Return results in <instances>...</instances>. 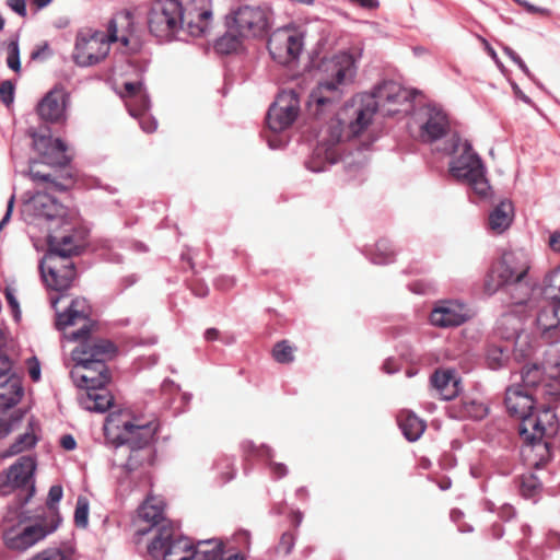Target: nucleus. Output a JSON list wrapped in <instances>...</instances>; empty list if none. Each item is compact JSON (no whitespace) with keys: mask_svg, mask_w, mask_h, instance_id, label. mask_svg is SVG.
<instances>
[{"mask_svg":"<svg viewBox=\"0 0 560 560\" xmlns=\"http://www.w3.org/2000/svg\"><path fill=\"white\" fill-rule=\"evenodd\" d=\"M72 175L66 172L61 180L37 172V226L47 231L48 253L40 262L46 285L55 291L67 290L75 277L70 257L79 255L86 246V231L77 228V212L59 203L39 188L65 190Z\"/></svg>","mask_w":560,"mask_h":560,"instance_id":"obj_1","label":"nucleus"},{"mask_svg":"<svg viewBox=\"0 0 560 560\" xmlns=\"http://www.w3.org/2000/svg\"><path fill=\"white\" fill-rule=\"evenodd\" d=\"M63 298L62 294L51 295L50 303L57 313L56 325L63 332L65 339L79 342L71 351L75 362L71 377L84 390L103 387L109 382L105 361L114 355L115 347L108 340L90 338L91 308L85 299H73L65 312H59L57 304Z\"/></svg>","mask_w":560,"mask_h":560,"instance_id":"obj_2","label":"nucleus"},{"mask_svg":"<svg viewBox=\"0 0 560 560\" xmlns=\"http://www.w3.org/2000/svg\"><path fill=\"white\" fill-rule=\"evenodd\" d=\"M376 101L372 95L362 93L352 98L351 103L343 109L348 119L347 129L339 117L331 118L317 135V145L307 167L312 172L325 170V163L334 164L338 160L337 144L351 137L363 133L372 124L376 114Z\"/></svg>","mask_w":560,"mask_h":560,"instance_id":"obj_3","label":"nucleus"},{"mask_svg":"<svg viewBox=\"0 0 560 560\" xmlns=\"http://www.w3.org/2000/svg\"><path fill=\"white\" fill-rule=\"evenodd\" d=\"M551 405L521 385H512L506 389V409L520 420V435L527 443V448L548 452V443L542 440L553 436L558 430L557 416Z\"/></svg>","mask_w":560,"mask_h":560,"instance_id":"obj_4","label":"nucleus"},{"mask_svg":"<svg viewBox=\"0 0 560 560\" xmlns=\"http://www.w3.org/2000/svg\"><path fill=\"white\" fill-rule=\"evenodd\" d=\"M119 44L124 52L138 49L136 24L129 12L118 13L106 24L105 31L80 30L75 36L73 61L80 67H91L102 62L110 50V44Z\"/></svg>","mask_w":560,"mask_h":560,"instance_id":"obj_5","label":"nucleus"},{"mask_svg":"<svg viewBox=\"0 0 560 560\" xmlns=\"http://www.w3.org/2000/svg\"><path fill=\"white\" fill-rule=\"evenodd\" d=\"M361 57L362 49L355 47L324 59L317 85L310 95V105L323 107L340 101L346 88L355 79Z\"/></svg>","mask_w":560,"mask_h":560,"instance_id":"obj_6","label":"nucleus"},{"mask_svg":"<svg viewBox=\"0 0 560 560\" xmlns=\"http://www.w3.org/2000/svg\"><path fill=\"white\" fill-rule=\"evenodd\" d=\"M158 425L154 421L136 417L128 410L112 412L107 416L104 431L108 439L119 445L142 448L151 443Z\"/></svg>","mask_w":560,"mask_h":560,"instance_id":"obj_7","label":"nucleus"},{"mask_svg":"<svg viewBox=\"0 0 560 560\" xmlns=\"http://www.w3.org/2000/svg\"><path fill=\"white\" fill-rule=\"evenodd\" d=\"M557 349L551 347L542 366L537 364L525 365L521 372L523 387L533 388L534 394L548 402H555L560 396V360L557 358Z\"/></svg>","mask_w":560,"mask_h":560,"instance_id":"obj_8","label":"nucleus"},{"mask_svg":"<svg viewBox=\"0 0 560 560\" xmlns=\"http://www.w3.org/2000/svg\"><path fill=\"white\" fill-rule=\"evenodd\" d=\"M456 155L450 164L451 175L459 182L466 183L480 197H487L490 185L486 178V170L471 145L465 140H456Z\"/></svg>","mask_w":560,"mask_h":560,"instance_id":"obj_9","label":"nucleus"},{"mask_svg":"<svg viewBox=\"0 0 560 560\" xmlns=\"http://www.w3.org/2000/svg\"><path fill=\"white\" fill-rule=\"evenodd\" d=\"M183 12L179 0H153L148 9L149 32L160 42H172L183 31Z\"/></svg>","mask_w":560,"mask_h":560,"instance_id":"obj_10","label":"nucleus"},{"mask_svg":"<svg viewBox=\"0 0 560 560\" xmlns=\"http://www.w3.org/2000/svg\"><path fill=\"white\" fill-rule=\"evenodd\" d=\"M35 457L21 456L13 465L0 475V492L7 495L13 491L18 493V506L28 508L35 492Z\"/></svg>","mask_w":560,"mask_h":560,"instance_id":"obj_11","label":"nucleus"},{"mask_svg":"<svg viewBox=\"0 0 560 560\" xmlns=\"http://www.w3.org/2000/svg\"><path fill=\"white\" fill-rule=\"evenodd\" d=\"M530 269V255L524 248H514L502 255L486 281V290L494 293L500 287L521 282Z\"/></svg>","mask_w":560,"mask_h":560,"instance_id":"obj_12","label":"nucleus"},{"mask_svg":"<svg viewBox=\"0 0 560 560\" xmlns=\"http://www.w3.org/2000/svg\"><path fill=\"white\" fill-rule=\"evenodd\" d=\"M271 19L268 8L244 4L226 14L225 26L236 30L246 39L259 38L270 28Z\"/></svg>","mask_w":560,"mask_h":560,"instance_id":"obj_13","label":"nucleus"},{"mask_svg":"<svg viewBox=\"0 0 560 560\" xmlns=\"http://www.w3.org/2000/svg\"><path fill=\"white\" fill-rule=\"evenodd\" d=\"M198 551L189 538L176 536L171 526H162L156 530L148 545V553L153 560H192Z\"/></svg>","mask_w":560,"mask_h":560,"instance_id":"obj_14","label":"nucleus"},{"mask_svg":"<svg viewBox=\"0 0 560 560\" xmlns=\"http://www.w3.org/2000/svg\"><path fill=\"white\" fill-rule=\"evenodd\" d=\"M303 47L304 34L295 26L277 28L268 39L269 54L280 65H289L298 60Z\"/></svg>","mask_w":560,"mask_h":560,"instance_id":"obj_15","label":"nucleus"},{"mask_svg":"<svg viewBox=\"0 0 560 560\" xmlns=\"http://www.w3.org/2000/svg\"><path fill=\"white\" fill-rule=\"evenodd\" d=\"M365 94L372 95L376 101V110L381 109L385 115H393L407 108L408 103L415 97L416 91L408 90L398 82L387 80Z\"/></svg>","mask_w":560,"mask_h":560,"instance_id":"obj_16","label":"nucleus"},{"mask_svg":"<svg viewBox=\"0 0 560 560\" xmlns=\"http://www.w3.org/2000/svg\"><path fill=\"white\" fill-rule=\"evenodd\" d=\"M118 93L125 101L129 114L136 118H139L140 126L143 131L153 132L156 130V120L147 113L150 106V101L140 81L124 82L122 89L119 90Z\"/></svg>","mask_w":560,"mask_h":560,"instance_id":"obj_17","label":"nucleus"},{"mask_svg":"<svg viewBox=\"0 0 560 560\" xmlns=\"http://www.w3.org/2000/svg\"><path fill=\"white\" fill-rule=\"evenodd\" d=\"M183 30L194 37L210 33L213 24L212 0H187L182 3Z\"/></svg>","mask_w":560,"mask_h":560,"instance_id":"obj_18","label":"nucleus"},{"mask_svg":"<svg viewBox=\"0 0 560 560\" xmlns=\"http://www.w3.org/2000/svg\"><path fill=\"white\" fill-rule=\"evenodd\" d=\"M31 508H16L18 523L3 530V541L8 549L25 551L35 544V520Z\"/></svg>","mask_w":560,"mask_h":560,"instance_id":"obj_19","label":"nucleus"},{"mask_svg":"<svg viewBox=\"0 0 560 560\" xmlns=\"http://www.w3.org/2000/svg\"><path fill=\"white\" fill-rule=\"evenodd\" d=\"M299 113L300 100L298 94L292 90L282 91L269 108L267 115L268 127L275 132L285 130L295 121Z\"/></svg>","mask_w":560,"mask_h":560,"instance_id":"obj_20","label":"nucleus"},{"mask_svg":"<svg viewBox=\"0 0 560 560\" xmlns=\"http://www.w3.org/2000/svg\"><path fill=\"white\" fill-rule=\"evenodd\" d=\"M416 124L419 128V138L423 142H433L443 138L450 127L444 110L433 104H428L417 113Z\"/></svg>","mask_w":560,"mask_h":560,"instance_id":"obj_21","label":"nucleus"},{"mask_svg":"<svg viewBox=\"0 0 560 560\" xmlns=\"http://www.w3.org/2000/svg\"><path fill=\"white\" fill-rule=\"evenodd\" d=\"M37 153L39 162L52 167H67L73 156V150L61 139L37 132Z\"/></svg>","mask_w":560,"mask_h":560,"instance_id":"obj_22","label":"nucleus"},{"mask_svg":"<svg viewBox=\"0 0 560 560\" xmlns=\"http://www.w3.org/2000/svg\"><path fill=\"white\" fill-rule=\"evenodd\" d=\"M469 318V308L457 300L438 301L430 314V323L440 328L457 327Z\"/></svg>","mask_w":560,"mask_h":560,"instance_id":"obj_23","label":"nucleus"},{"mask_svg":"<svg viewBox=\"0 0 560 560\" xmlns=\"http://www.w3.org/2000/svg\"><path fill=\"white\" fill-rule=\"evenodd\" d=\"M70 95L61 85L54 86L37 104L39 116L50 122H63L67 119V109Z\"/></svg>","mask_w":560,"mask_h":560,"instance_id":"obj_24","label":"nucleus"},{"mask_svg":"<svg viewBox=\"0 0 560 560\" xmlns=\"http://www.w3.org/2000/svg\"><path fill=\"white\" fill-rule=\"evenodd\" d=\"M501 325L504 327L506 324L512 325V331H504L503 338L514 342V354L517 359H527L535 352V341L530 334L522 328V320L518 316L513 314H505L501 317Z\"/></svg>","mask_w":560,"mask_h":560,"instance_id":"obj_25","label":"nucleus"},{"mask_svg":"<svg viewBox=\"0 0 560 560\" xmlns=\"http://www.w3.org/2000/svg\"><path fill=\"white\" fill-rule=\"evenodd\" d=\"M63 495V490L60 485H54L50 487L47 499H46V505L48 511V521L49 524L47 528H44L43 524L37 522V541L46 538L48 535L52 534L57 530V528L61 524V516L59 514V510L57 504L60 502Z\"/></svg>","mask_w":560,"mask_h":560,"instance_id":"obj_26","label":"nucleus"},{"mask_svg":"<svg viewBox=\"0 0 560 560\" xmlns=\"http://www.w3.org/2000/svg\"><path fill=\"white\" fill-rule=\"evenodd\" d=\"M25 389L20 375L0 382V410L4 411L16 406L24 397Z\"/></svg>","mask_w":560,"mask_h":560,"instance_id":"obj_27","label":"nucleus"},{"mask_svg":"<svg viewBox=\"0 0 560 560\" xmlns=\"http://www.w3.org/2000/svg\"><path fill=\"white\" fill-rule=\"evenodd\" d=\"M112 394L103 387L86 389L79 396L82 408L89 411L105 412L113 405Z\"/></svg>","mask_w":560,"mask_h":560,"instance_id":"obj_28","label":"nucleus"},{"mask_svg":"<svg viewBox=\"0 0 560 560\" xmlns=\"http://www.w3.org/2000/svg\"><path fill=\"white\" fill-rule=\"evenodd\" d=\"M164 501L154 495H149L143 504L139 508V517L150 524L149 528H141L137 532L138 536H144L151 527L158 525L163 520Z\"/></svg>","mask_w":560,"mask_h":560,"instance_id":"obj_29","label":"nucleus"},{"mask_svg":"<svg viewBox=\"0 0 560 560\" xmlns=\"http://www.w3.org/2000/svg\"><path fill=\"white\" fill-rule=\"evenodd\" d=\"M433 387L443 399H452L459 392V378L452 369L438 370L431 378Z\"/></svg>","mask_w":560,"mask_h":560,"instance_id":"obj_30","label":"nucleus"},{"mask_svg":"<svg viewBox=\"0 0 560 560\" xmlns=\"http://www.w3.org/2000/svg\"><path fill=\"white\" fill-rule=\"evenodd\" d=\"M514 218L513 205L509 200L501 201L489 214V229L495 234L506 231Z\"/></svg>","mask_w":560,"mask_h":560,"instance_id":"obj_31","label":"nucleus"},{"mask_svg":"<svg viewBox=\"0 0 560 560\" xmlns=\"http://www.w3.org/2000/svg\"><path fill=\"white\" fill-rule=\"evenodd\" d=\"M398 424L405 438L410 442L420 439L425 430L424 421L408 410H404L398 415Z\"/></svg>","mask_w":560,"mask_h":560,"instance_id":"obj_32","label":"nucleus"},{"mask_svg":"<svg viewBox=\"0 0 560 560\" xmlns=\"http://www.w3.org/2000/svg\"><path fill=\"white\" fill-rule=\"evenodd\" d=\"M537 326L542 334L560 327V302L551 300L540 308L537 316Z\"/></svg>","mask_w":560,"mask_h":560,"instance_id":"obj_33","label":"nucleus"},{"mask_svg":"<svg viewBox=\"0 0 560 560\" xmlns=\"http://www.w3.org/2000/svg\"><path fill=\"white\" fill-rule=\"evenodd\" d=\"M240 553H231L223 550L220 544L198 542V551L192 560H237Z\"/></svg>","mask_w":560,"mask_h":560,"instance_id":"obj_34","label":"nucleus"},{"mask_svg":"<svg viewBox=\"0 0 560 560\" xmlns=\"http://www.w3.org/2000/svg\"><path fill=\"white\" fill-rule=\"evenodd\" d=\"M245 39L236 30L226 27L225 34L217 39L214 48L220 54L229 55L237 51Z\"/></svg>","mask_w":560,"mask_h":560,"instance_id":"obj_35","label":"nucleus"},{"mask_svg":"<svg viewBox=\"0 0 560 560\" xmlns=\"http://www.w3.org/2000/svg\"><path fill=\"white\" fill-rule=\"evenodd\" d=\"M35 445V432L33 429V423L30 421V431L24 434H21L14 443L10 445L7 450L4 456H14L21 454L25 451H28Z\"/></svg>","mask_w":560,"mask_h":560,"instance_id":"obj_36","label":"nucleus"},{"mask_svg":"<svg viewBox=\"0 0 560 560\" xmlns=\"http://www.w3.org/2000/svg\"><path fill=\"white\" fill-rule=\"evenodd\" d=\"M488 413V407L485 402L475 400V399H467L464 400L462 404V415L464 417H468L471 419H482Z\"/></svg>","mask_w":560,"mask_h":560,"instance_id":"obj_37","label":"nucleus"},{"mask_svg":"<svg viewBox=\"0 0 560 560\" xmlns=\"http://www.w3.org/2000/svg\"><path fill=\"white\" fill-rule=\"evenodd\" d=\"M21 217L26 222L32 224L35 221V192L32 190L24 191L21 197Z\"/></svg>","mask_w":560,"mask_h":560,"instance_id":"obj_38","label":"nucleus"},{"mask_svg":"<svg viewBox=\"0 0 560 560\" xmlns=\"http://www.w3.org/2000/svg\"><path fill=\"white\" fill-rule=\"evenodd\" d=\"M37 560H73V550L68 545L51 547L38 553Z\"/></svg>","mask_w":560,"mask_h":560,"instance_id":"obj_39","label":"nucleus"},{"mask_svg":"<svg viewBox=\"0 0 560 560\" xmlns=\"http://www.w3.org/2000/svg\"><path fill=\"white\" fill-rule=\"evenodd\" d=\"M509 360V350L499 346H492L487 352V363L490 369L497 370L503 366Z\"/></svg>","mask_w":560,"mask_h":560,"instance_id":"obj_40","label":"nucleus"},{"mask_svg":"<svg viewBox=\"0 0 560 560\" xmlns=\"http://www.w3.org/2000/svg\"><path fill=\"white\" fill-rule=\"evenodd\" d=\"M545 293L550 300L560 302V266L547 277Z\"/></svg>","mask_w":560,"mask_h":560,"instance_id":"obj_41","label":"nucleus"},{"mask_svg":"<svg viewBox=\"0 0 560 560\" xmlns=\"http://www.w3.org/2000/svg\"><path fill=\"white\" fill-rule=\"evenodd\" d=\"M74 523L78 527L85 528L89 523V501L84 497H79L74 511Z\"/></svg>","mask_w":560,"mask_h":560,"instance_id":"obj_42","label":"nucleus"},{"mask_svg":"<svg viewBox=\"0 0 560 560\" xmlns=\"http://www.w3.org/2000/svg\"><path fill=\"white\" fill-rule=\"evenodd\" d=\"M293 352V348L287 341L278 342L272 350L273 358L279 363L291 362Z\"/></svg>","mask_w":560,"mask_h":560,"instance_id":"obj_43","label":"nucleus"},{"mask_svg":"<svg viewBox=\"0 0 560 560\" xmlns=\"http://www.w3.org/2000/svg\"><path fill=\"white\" fill-rule=\"evenodd\" d=\"M8 57L7 65L10 69L15 72H19L21 69L20 63V49L16 40H10L7 47Z\"/></svg>","mask_w":560,"mask_h":560,"instance_id":"obj_44","label":"nucleus"},{"mask_svg":"<svg viewBox=\"0 0 560 560\" xmlns=\"http://www.w3.org/2000/svg\"><path fill=\"white\" fill-rule=\"evenodd\" d=\"M14 90V84L10 80H5L0 84V100L7 107L13 103Z\"/></svg>","mask_w":560,"mask_h":560,"instance_id":"obj_45","label":"nucleus"},{"mask_svg":"<svg viewBox=\"0 0 560 560\" xmlns=\"http://www.w3.org/2000/svg\"><path fill=\"white\" fill-rule=\"evenodd\" d=\"M12 375H18L12 371V361L7 352H0V382H3Z\"/></svg>","mask_w":560,"mask_h":560,"instance_id":"obj_46","label":"nucleus"},{"mask_svg":"<svg viewBox=\"0 0 560 560\" xmlns=\"http://www.w3.org/2000/svg\"><path fill=\"white\" fill-rule=\"evenodd\" d=\"M538 487V480L534 476H529L523 479L521 490L524 497L530 498L535 494Z\"/></svg>","mask_w":560,"mask_h":560,"instance_id":"obj_47","label":"nucleus"},{"mask_svg":"<svg viewBox=\"0 0 560 560\" xmlns=\"http://www.w3.org/2000/svg\"><path fill=\"white\" fill-rule=\"evenodd\" d=\"M503 50L526 75H530L529 69L514 50H512L510 47H504Z\"/></svg>","mask_w":560,"mask_h":560,"instance_id":"obj_48","label":"nucleus"},{"mask_svg":"<svg viewBox=\"0 0 560 560\" xmlns=\"http://www.w3.org/2000/svg\"><path fill=\"white\" fill-rule=\"evenodd\" d=\"M22 413L12 417L10 420L0 419V439L7 436L12 431V421H18L22 418Z\"/></svg>","mask_w":560,"mask_h":560,"instance_id":"obj_49","label":"nucleus"},{"mask_svg":"<svg viewBox=\"0 0 560 560\" xmlns=\"http://www.w3.org/2000/svg\"><path fill=\"white\" fill-rule=\"evenodd\" d=\"M548 247L555 253H560V230L553 231L549 234Z\"/></svg>","mask_w":560,"mask_h":560,"instance_id":"obj_50","label":"nucleus"},{"mask_svg":"<svg viewBox=\"0 0 560 560\" xmlns=\"http://www.w3.org/2000/svg\"><path fill=\"white\" fill-rule=\"evenodd\" d=\"M8 5L18 14L24 16L26 14L25 0H7Z\"/></svg>","mask_w":560,"mask_h":560,"instance_id":"obj_51","label":"nucleus"},{"mask_svg":"<svg viewBox=\"0 0 560 560\" xmlns=\"http://www.w3.org/2000/svg\"><path fill=\"white\" fill-rule=\"evenodd\" d=\"M60 444L67 451H72L77 446V442H75L74 438L70 434L63 435L60 439Z\"/></svg>","mask_w":560,"mask_h":560,"instance_id":"obj_52","label":"nucleus"},{"mask_svg":"<svg viewBox=\"0 0 560 560\" xmlns=\"http://www.w3.org/2000/svg\"><path fill=\"white\" fill-rule=\"evenodd\" d=\"M50 55H51V49L49 48L47 43H45L42 46L37 47V59H39V58L44 59V58H47Z\"/></svg>","mask_w":560,"mask_h":560,"instance_id":"obj_53","label":"nucleus"},{"mask_svg":"<svg viewBox=\"0 0 560 560\" xmlns=\"http://www.w3.org/2000/svg\"><path fill=\"white\" fill-rule=\"evenodd\" d=\"M486 49L488 51V54L490 55V57L494 60V62L497 63V66L502 69L503 66L501 63V61L499 60L498 58V55L495 52V50L486 42Z\"/></svg>","mask_w":560,"mask_h":560,"instance_id":"obj_54","label":"nucleus"},{"mask_svg":"<svg viewBox=\"0 0 560 560\" xmlns=\"http://www.w3.org/2000/svg\"><path fill=\"white\" fill-rule=\"evenodd\" d=\"M27 371L30 377L35 381V357H31L27 359Z\"/></svg>","mask_w":560,"mask_h":560,"instance_id":"obj_55","label":"nucleus"},{"mask_svg":"<svg viewBox=\"0 0 560 560\" xmlns=\"http://www.w3.org/2000/svg\"><path fill=\"white\" fill-rule=\"evenodd\" d=\"M271 469L278 477H282L287 474V468L282 464H273Z\"/></svg>","mask_w":560,"mask_h":560,"instance_id":"obj_56","label":"nucleus"},{"mask_svg":"<svg viewBox=\"0 0 560 560\" xmlns=\"http://www.w3.org/2000/svg\"><path fill=\"white\" fill-rule=\"evenodd\" d=\"M14 198H15V196H12V197L10 198L9 202H8V211H7V213H5L4 218L2 219V221H1V223H0V228H1V226H2V224H4V223L9 220V218H10V214H11V212H12V208H13Z\"/></svg>","mask_w":560,"mask_h":560,"instance_id":"obj_57","label":"nucleus"},{"mask_svg":"<svg viewBox=\"0 0 560 560\" xmlns=\"http://www.w3.org/2000/svg\"><path fill=\"white\" fill-rule=\"evenodd\" d=\"M5 296H7L8 303H9V304H10V306L12 307V310H13L14 312H18L19 304H18V302H16V300H15V298H14L13 293H11V292H9V291H8V292H7V294H5Z\"/></svg>","mask_w":560,"mask_h":560,"instance_id":"obj_58","label":"nucleus"},{"mask_svg":"<svg viewBox=\"0 0 560 560\" xmlns=\"http://www.w3.org/2000/svg\"><path fill=\"white\" fill-rule=\"evenodd\" d=\"M383 369L386 371V373H389V374L397 371V366L394 364V362L392 360H387L384 363Z\"/></svg>","mask_w":560,"mask_h":560,"instance_id":"obj_59","label":"nucleus"},{"mask_svg":"<svg viewBox=\"0 0 560 560\" xmlns=\"http://www.w3.org/2000/svg\"><path fill=\"white\" fill-rule=\"evenodd\" d=\"M218 335H219V332L214 328H209L205 332V337H206L207 340H214V339L218 338Z\"/></svg>","mask_w":560,"mask_h":560,"instance_id":"obj_60","label":"nucleus"},{"mask_svg":"<svg viewBox=\"0 0 560 560\" xmlns=\"http://www.w3.org/2000/svg\"><path fill=\"white\" fill-rule=\"evenodd\" d=\"M501 324H502V323H501V318H500V319H499V322H498V331H499V334L501 335V337L503 338V332H504V331H505V332H506V331H509V332H511V331H512V325H511V324H506V325H504V327H502V325H501Z\"/></svg>","mask_w":560,"mask_h":560,"instance_id":"obj_61","label":"nucleus"},{"mask_svg":"<svg viewBox=\"0 0 560 560\" xmlns=\"http://www.w3.org/2000/svg\"><path fill=\"white\" fill-rule=\"evenodd\" d=\"M7 336L4 331L0 328V352H7Z\"/></svg>","mask_w":560,"mask_h":560,"instance_id":"obj_62","label":"nucleus"},{"mask_svg":"<svg viewBox=\"0 0 560 560\" xmlns=\"http://www.w3.org/2000/svg\"><path fill=\"white\" fill-rule=\"evenodd\" d=\"M48 511L45 512L43 515H37V522L43 524L44 528H47L49 521H48Z\"/></svg>","mask_w":560,"mask_h":560,"instance_id":"obj_63","label":"nucleus"},{"mask_svg":"<svg viewBox=\"0 0 560 560\" xmlns=\"http://www.w3.org/2000/svg\"><path fill=\"white\" fill-rule=\"evenodd\" d=\"M513 90L521 100H523L526 103L529 102V98L520 90V88L516 84H513Z\"/></svg>","mask_w":560,"mask_h":560,"instance_id":"obj_64","label":"nucleus"}]
</instances>
